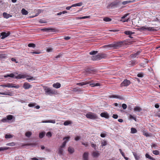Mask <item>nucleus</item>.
I'll return each mask as SVG.
<instances>
[{"mask_svg":"<svg viewBox=\"0 0 160 160\" xmlns=\"http://www.w3.org/2000/svg\"><path fill=\"white\" fill-rule=\"evenodd\" d=\"M4 77L5 78L8 77H10L14 78L19 79L20 78H26V76H25V75L19 74L18 75V76L15 77L13 73H12L10 74L4 75Z\"/></svg>","mask_w":160,"mask_h":160,"instance_id":"3","label":"nucleus"},{"mask_svg":"<svg viewBox=\"0 0 160 160\" xmlns=\"http://www.w3.org/2000/svg\"><path fill=\"white\" fill-rule=\"evenodd\" d=\"M145 156L146 158H148L150 160H155V159L151 157L150 155H149L148 154L146 153L145 154Z\"/></svg>","mask_w":160,"mask_h":160,"instance_id":"30","label":"nucleus"},{"mask_svg":"<svg viewBox=\"0 0 160 160\" xmlns=\"http://www.w3.org/2000/svg\"><path fill=\"white\" fill-rule=\"evenodd\" d=\"M91 144L92 147L95 150H96L97 148L96 145L93 144L92 142H91Z\"/></svg>","mask_w":160,"mask_h":160,"instance_id":"48","label":"nucleus"},{"mask_svg":"<svg viewBox=\"0 0 160 160\" xmlns=\"http://www.w3.org/2000/svg\"><path fill=\"white\" fill-rule=\"evenodd\" d=\"M98 54L100 56V59L102 58H105L107 57V55L105 53H99Z\"/></svg>","mask_w":160,"mask_h":160,"instance_id":"21","label":"nucleus"},{"mask_svg":"<svg viewBox=\"0 0 160 160\" xmlns=\"http://www.w3.org/2000/svg\"><path fill=\"white\" fill-rule=\"evenodd\" d=\"M132 153L136 160H139L140 158L139 156L138 155L137 153L135 152H132Z\"/></svg>","mask_w":160,"mask_h":160,"instance_id":"28","label":"nucleus"},{"mask_svg":"<svg viewBox=\"0 0 160 160\" xmlns=\"http://www.w3.org/2000/svg\"><path fill=\"white\" fill-rule=\"evenodd\" d=\"M131 83L130 81L127 79H125L121 84V87H126L128 86Z\"/></svg>","mask_w":160,"mask_h":160,"instance_id":"6","label":"nucleus"},{"mask_svg":"<svg viewBox=\"0 0 160 160\" xmlns=\"http://www.w3.org/2000/svg\"><path fill=\"white\" fill-rule=\"evenodd\" d=\"M100 154L98 151H94L92 153V155L93 158H98Z\"/></svg>","mask_w":160,"mask_h":160,"instance_id":"14","label":"nucleus"},{"mask_svg":"<svg viewBox=\"0 0 160 160\" xmlns=\"http://www.w3.org/2000/svg\"><path fill=\"white\" fill-rule=\"evenodd\" d=\"M90 85H91L92 87L100 86V84L99 83H92V84H91Z\"/></svg>","mask_w":160,"mask_h":160,"instance_id":"41","label":"nucleus"},{"mask_svg":"<svg viewBox=\"0 0 160 160\" xmlns=\"http://www.w3.org/2000/svg\"><path fill=\"white\" fill-rule=\"evenodd\" d=\"M7 119H8V122L9 120H11L12 119L13 116L12 115H8L7 116Z\"/></svg>","mask_w":160,"mask_h":160,"instance_id":"37","label":"nucleus"},{"mask_svg":"<svg viewBox=\"0 0 160 160\" xmlns=\"http://www.w3.org/2000/svg\"><path fill=\"white\" fill-rule=\"evenodd\" d=\"M10 34V32H8L7 33L4 32L1 33V35L2 36L1 39H3L7 37Z\"/></svg>","mask_w":160,"mask_h":160,"instance_id":"9","label":"nucleus"},{"mask_svg":"<svg viewBox=\"0 0 160 160\" xmlns=\"http://www.w3.org/2000/svg\"><path fill=\"white\" fill-rule=\"evenodd\" d=\"M72 91L74 92H77L81 91L79 88H75L73 89Z\"/></svg>","mask_w":160,"mask_h":160,"instance_id":"44","label":"nucleus"},{"mask_svg":"<svg viewBox=\"0 0 160 160\" xmlns=\"http://www.w3.org/2000/svg\"><path fill=\"white\" fill-rule=\"evenodd\" d=\"M90 17V16H83V17H79L78 18L80 19H85L87 18H89Z\"/></svg>","mask_w":160,"mask_h":160,"instance_id":"46","label":"nucleus"},{"mask_svg":"<svg viewBox=\"0 0 160 160\" xmlns=\"http://www.w3.org/2000/svg\"><path fill=\"white\" fill-rule=\"evenodd\" d=\"M122 107L124 109H125L127 108V105L126 104L123 103L122 105Z\"/></svg>","mask_w":160,"mask_h":160,"instance_id":"55","label":"nucleus"},{"mask_svg":"<svg viewBox=\"0 0 160 160\" xmlns=\"http://www.w3.org/2000/svg\"><path fill=\"white\" fill-rule=\"evenodd\" d=\"M143 134L144 136H146V137H148L149 136V135H148V133L147 132H143Z\"/></svg>","mask_w":160,"mask_h":160,"instance_id":"62","label":"nucleus"},{"mask_svg":"<svg viewBox=\"0 0 160 160\" xmlns=\"http://www.w3.org/2000/svg\"><path fill=\"white\" fill-rule=\"evenodd\" d=\"M63 150L62 148L60 147L58 149V153L59 155H63Z\"/></svg>","mask_w":160,"mask_h":160,"instance_id":"25","label":"nucleus"},{"mask_svg":"<svg viewBox=\"0 0 160 160\" xmlns=\"http://www.w3.org/2000/svg\"><path fill=\"white\" fill-rule=\"evenodd\" d=\"M101 145L102 146H106L107 145V142L105 141L102 142Z\"/></svg>","mask_w":160,"mask_h":160,"instance_id":"53","label":"nucleus"},{"mask_svg":"<svg viewBox=\"0 0 160 160\" xmlns=\"http://www.w3.org/2000/svg\"><path fill=\"white\" fill-rule=\"evenodd\" d=\"M7 119V117H6V118H4L2 119L1 120V121L2 122H8V120Z\"/></svg>","mask_w":160,"mask_h":160,"instance_id":"50","label":"nucleus"},{"mask_svg":"<svg viewBox=\"0 0 160 160\" xmlns=\"http://www.w3.org/2000/svg\"><path fill=\"white\" fill-rule=\"evenodd\" d=\"M53 87L56 88H58L61 87V84L59 82L54 83L52 85Z\"/></svg>","mask_w":160,"mask_h":160,"instance_id":"20","label":"nucleus"},{"mask_svg":"<svg viewBox=\"0 0 160 160\" xmlns=\"http://www.w3.org/2000/svg\"><path fill=\"white\" fill-rule=\"evenodd\" d=\"M98 53L97 51H92L89 52L90 55H95Z\"/></svg>","mask_w":160,"mask_h":160,"instance_id":"47","label":"nucleus"},{"mask_svg":"<svg viewBox=\"0 0 160 160\" xmlns=\"http://www.w3.org/2000/svg\"><path fill=\"white\" fill-rule=\"evenodd\" d=\"M9 148L7 147H0V151H3L8 150Z\"/></svg>","mask_w":160,"mask_h":160,"instance_id":"38","label":"nucleus"},{"mask_svg":"<svg viewBox=\"0 0 160 160\" xmlns=\"http://www.w3.org/2000/svg\"><path fill=\"white\" fill-rule=\"evenodd\" d=\"M122 44V42H118L113 44L104 45V48H110L117 49L121 47Z\"/></svg>","mask_w":160,"mask_h":160,"instance_id":"1","label":"nucleus"},{"mask_svg":"<svg viewBox=\"0 0 160 160\" xmlns=\"http://www.w3.org/2000/svg\"><path fill=\"white\" fill-rule=\"evenodd\" d=\"M42 31L45 32H55L56 31V29L54 28H44L41 30Z\"/></svg>","mask_w":160,"mask_h":160,"instance_id":"10","label":"nucleus"},{"mask_svg":"<svg viewBox=\"0 0 160 160\" xmlns=\"http://www.w3.org/2000/svg\"><path fill=\"white\" fill-rule=\"evenodd\" d=\"M129 118L130 119H133L135 120V121H136V118L135 117H133L132 115H130Z\"/></svg>","mask_w":160,"mask_h":160,"instance_id":"58","label":"nucleus"},{"mask_svg":"<svg viewBox=\"0 0 160 160\" xmlns=\"http://www.w3.org/2000/svg\"><path fill=\"white\" fill-rule=\"evenodd\" d=\"M35 106V104L34 103H29L28 104V106L29 107H33Z\"/></svg>","mask_w":160,"mask_h":160,"instance_id":"63","label":"nucleus"},{"mask_svg":"<svg viewBox=\"0 0 160 160\" xmlns=\"http://www.w3.org/2000/svg\"><path fill=\"white\" fill-rule=\"evenodd\" d=\"M100 116L102 117H104L107 119L109 118V114L107 112L101 113Z\"/></svg>","mask_w":160,"mask_h":160,"instance_id":"13","label":"nucleus"},{"mask_svg":"<svg viewBox=\"0 0 160 160\" xmlns=\"http://www.w3.org/2000/svg\"><path fill=\"white\" fill-rule=\"evenodd\" d=\"M44 90L45 92V94L46 95L52 96V95L56 94L57 93L56 91L54 89H51L47 87H43Z\"/></svg>","mask_w":160,"mask_h":160,"instance_id":"2","label":"nucleus"},{"mask_svg":"<svg viewBox=\"0 0 160 160\" xmlns=\"http://www.w3.org/2000/svg\"><path fill=\"white\" fill-rule=\"evenodd\" d=\"M52 51V49L51 48H48L47 49V51L48 52H51Z\"/></svg>","mask_w":160,"mask_h":160,"instance_id":"59","label":"nucleus"},{"mask_svg":"<svg viewBox=\"0 0 160 160\" xmlns=\"http://www.w3.org/2000/svg\"><path fill=\"white\" fill-rule=\"evenodd\" d=\"M110 98H119L121 100H122L123 99V98L122 97L119 96H118V95H112L110 96Z\"/></svg>","mask_w":160,"mask_h":160,"instance_id":"17","label":"nucleus"},{"mask_svg":"<svg viewBox=\"0 0 160 160\" xmlns=\"http://www.w3.org/2000/svg\"><path fill=\"white\" fill-rule=\"evenodd\" d=\"M103 21L105 22H110L112 20V19L108 17H106L103 18Z\"/></svg>","mask_w":160,"mask_h":160,"instance_id":"35","label":"nucleus"},{"mask_svg":"<svg viewBox=\"0 0 160 160\" xmlns=\"http://www.w3.org/2000/svg\"><path fill=\"white\" fill-rule=\"evenodd\" d=\"M128 13L126 14L123 16L122 17H121V18L122 20H121L123 22H128V19H125L126 17H127V16H128Z\"/></svg>","mask_w":160,"mask_h":160,"instance_id":"22","label":"nucleus"},{"mask_svg":"<svg viewBox=\"0 0 160 160\" xmlns=\"http://www.w3.org/2000/svg\"><path fill=\"white\" fill-rule=\"evenodd\" d=\"M70 38H71V37H69V36H67V37H65L64 38V39L65 40H68L70 39Z\"/></svg>","mask_w":160,"mask_h":160,"instance_id":"64","label":"nucleus"},{"mask_svg":"<svg viewBox=\"0 0 160 160\" xmlns=\"http://www.w3.org/2000/svg\"><path fill=\"white\" fill-rule=\"evenodd\" d=\"M134 32H132L130 31H125L124 32V33L127 35H131L132 34H134Z\"/></svg>","mask_w":160,"mask_h":160,"instance_id":"26","label":"nucleus"},{"mask_svg":"<svg viewBox=\"0 0 160 160\" xmlns=\"http://www.w3.org/2000/svg\"><path fill=\"white\" fill-rule=\"evenodd\" d=\"M89 82H81L77 83V85H78L79 86H82L86 85V84H89Z\"/></svg>","mask_w":160,"mask_h":160,"instance_id":"31","label":"nucleus"},{"mask_svg":"<svg viewBox=\"0 0 160 160\" xmlns=\"http://www.w3.org/2000/svg\"><path fill=\"white\" fill-rule=\"evenodd\" d=\"M95 58H96V60H100V56L99 55V54H98V55H95Z\"/></svg>","mask_w":160,"mask_h":160,"instance_id":"54","label":"nucleus"},{"mask_svg":"<svg viewBox=\"0 0 160 160\" xmlns=\"http://www.w3.org/2000/svg\"><path fill=\"white\" fill-rule=\"evenodd\" d=\"M28 46L29 47L35 48L36 45L33 43H29L28 44Z\"/></svg>","mask_w":160,"mask_h":160,"instance_id":"49","label":"nucleus"},{"mask_svg":"<svg viewBox=\"0 0 160 160\" xmlns=\"http://www.w3.org/2000/svg\"><path fill=\"white\" fill-rule=\"evenodd\" d=\"M131 132L132 133H135L137 132V131L136 129L134 128H131Z\"/></svg>","mask_w":160,"mask_h":160,"instance_id":"33","label":"nucleus"},{"mask_svg":"<svg viewBox=\"0 0 160 160\" xmlns=\"http://www.w3.org/2000/svg\"><path fill=\"white\" fill-rule=\"evenodd\" d=\"M152 153L155 155H158L159 153V152L158 150H154L152 151Z\"/></svg>","mask_w":160,"mask_h":160,"instance_id":"45","label":"nucleus"},{"mask_svg":"<svg viewBox=\"0 0 160 160\" xmlns=\"http://www.w3.org/2000/svg\"><path fill=\"white\" fill-rule=\"evenodd\" d=\"M82 2L76 3V5L77 6H81L82 5Z\"/></svg>","mask_w":160,"mask_h":160,"instance_id":"60","label":"nucleus"},{"mask_svg":"<svg viewBox=\"0 0 160 160\" xmlns=\"http://www.w3.org/2000/svg\"><path fill=\"white\" fill-rule=\"evenodd\" d=\"M134 110L135 111L140 112L142 111V109L139 106H135Z\"/></svg>","mask_w":160,"mask_h":160,"instance_id":"24","label":"nucleus"},{"mask_svg":"<svg viewBox=\"0 0 160 160\" xmlns=\"http://www.w3.org/2000/svg\"><path fill=\"white\" fill-rule=\"evenodd\" d=\"M3 17L6 18H8L10 17H12V15H11L9 14H8L6 12H4L3 14Z\"/></svg>","mask_w":160,"mask_h":160,"instance_id":"19","label":"nucleus"},{"mask_svg":"<svg viewBox=\"0 0 160 160\" xmlns=\"http://www.w3.org/2000/svg\"><path fill=\"white\" fill-rule=\"evenodd\" d=\"M138 63L136 60H131L129 61L128 63V65H129L130 66H132Z\"/></svg>","mask_w":160,"mask_h":160,"instance_id":"11","label":"nucleus"},{"mask_svg":"<svg viewBox=\"0 0 160 160\" xmlns=\"http://www.w3.org/2000/svg\"><path fill=\"white\" fill-rule=\"evenodd\" d=\"M70 138V137L69 136L63 138V140H66L63 143L62 145L60 146V147L61 148H64L66 145L67 142L68 141V140Z\"/></svg>","mask_w":160,"mask_h":160,"instance_id":"7","label":"nucleus"},{"mask_svg":"<svg viewBox=\"0 0 160 160\" xmlns=\"http://www.w3.org/2000/svg\"><path fill=\"white\" fill-rule=\"evenodd\" d=\"M68 151L71 154L74 151V148L71 147H69L68 148Z\"/></svg>","mask_w":160,"mask_h":160,"instance_id":"29","label":"nucleus"},{"mask_svg":"<svg viewBox=\"0 0 160 160\" xmlns=\"http://www.w3.org/2000/svg\"><path fill=\"white\" fill-rule=\"evenodd\" d=\"M71 124V122L70 121H66L64 122L63 124L65 126H67Z\"/></svg>","mask_w":160,"mask_h":160,"instance_id":"40","label":"nucleus"},{"mask_svg":"<svg viewBox=\"0 0 160 160\" xmlns=\"http://www.w3.org/2000/svg\"><path fill=\"white\" fill-rule=\"evenodd\" d=\"M86 116L87 118L92 119H96L98 118V116L96 114L92 113H89L87 114Z\"/></svg>","mask_w":160,"mask_h":160,"instance_id":"5","label":"nucleus"},{"mask_svg":"<svg viewBox=\"0 0 160 160\" xmlns=\"http://www.w3.org/2000/svg\"><path fill=\"white\" fill-rule=\"evenodd\" d=\"M52 134L50 132H48L46 134V136L48 137H52Z\"/></svg>","mask_w":160,"mask_h":160,"instance_id":"51","label":"nucleus"},{"mask_svg":"<svg viewBox=\"0 0 160 160\" xmlns=\"http://www.w3.org/2000/svg\"><path fill=\"white\" fill-rule=\"evenodd\" d=\"M137 29L140 31L146 30H147L149 31H156L155 29H154L153 28L151 27H148L146 26L138 28Z\"/></svg>","mask_w":160,"mask_h":160,"instance_id":"4","label":"nucleus"},{"mask_svg":"<svg viewBox=\"0 0 160 160\" xmlns=\"http://www.w3.org/2000/svg\"><path fill=\"white\" fill-rule=\"evenodd\" d=\"M112 117L113 118L115 119H117L118 117V115L117 114H113Z\"/></svg>","mask_w":160,"mask_h":160,"instance_id":"61","label":"nucleus"},{"mask_svg":"<svg viewBox=\"0 0 160 160\" xmlns=\"http://www.w3.org/2000/svg\"><path fill=\"white\" fill-rule=\"evenodd\" d=\"M89 153L88 152H85L82 155V158L83 160H88Z\"/></svg>","mask_w":160,"mask_h":160,"instance_id":"12","label":"nucleus"},{"mask_svg":"<svg viewBox=\"0 0 160 160\" xmlns=\"http://www.w3.org/2000/svg\"><path fill=\"white\" fill-rule=\"evenodd\" d=\"M82 144L83 145H84L86 147H87L88 146V144L87 142H82Z\"/></svg>","mask_w":160,"mask_h":160,"instance_id":"56","label":"nucleus"},{"mask_svg":"<svg viewBox=\"0 0 160 160\" xmlns=\"http://www.w3.org/2000/svg\"><path fill=\"white\" fill-rule=\"evenodd\" d=\"M141 52L140 51L137 52L136 53H135L134 54H132L130 55V56L131 58H135Z\"/></svg>","mask_w":160,"mask_h":160,"instance_id":"27","label":"nucleus"},{"mask_svg":"<svg viewBox=\"0 0 160 160\" xmlns=\"http://www.w3.org/2000/svg\"><path fill=\"white\" fill-rule=\"evenodd\" d=\"M25 76H26V78H27V79L28 80H34L35 79L32 77L30 76L25 75Z\"/></svg>","mask_w":160,"mask_h":160,"instance_id":"32","label":"nucleus"},{"mask_svg":"<svg viewBox=\"0 0 160 160\" xmlns=\"http://www.w3.org/2000/svg\"><path fill=\"white\" fill-rule=\"evenodd\" d=\"M22 13L23 15H26L28 14V12L25 9L22 8Z\"/></svg>","mask_w":160,"mask_h":160,"instance_id":"34","label":"nucleus"},{"mask_svg":"<svg viewBox=\"0 0 160 160\" xmlns=\"http://www.w3.org/2000/svg\"><path fill=\"white\" fill-rule=\"evenodd\" d=\"M6 145L13 146L15 145V143L14 142H9L7 143Z\"/></svg>","mask_w":160,"mask_h":160,"instance_id":"43","label":"nucleus"},{"mask_svg":"<svg viewBox=\"0 0 160 160\" xmlns=\"http://www.w3.org/2000/svg\"><path fill=\"white\" fill-rule=\"evenodd\" d=\"M5 95H8L10 96H12L13 95V93L11 92H5Z\"/></svg>","mask_w":160,"mask_h":160,"instance_id":"42","label":"nucleus"},{"mask_svg":"<svg viewBox=\"0 0 160 160\" xmlns=\"http://www.w3.org/2000/svg\"><path fill=\"white\" fill-rule=\"evenodd\" d=\"M118 4V1H116L112 2L110 5V6L112 8L116 7Z\"/></svg>","mask_w":160,"mask_h":160,"instance_id":"15","label":"nucleus"},{"mask_svg":"<svg viewBox=\"0 0 160 160\" xmlns=\"http://www.w3.org/2000/svg\"><path fill=\"white\" fill-rule=\"evenodd\" d=\"M45 132H40L39 134V137L41 138H42L45 136Z\"/></svg>","mask_w":160,"mask_h":160,"instance_id":"36","label":"nucleus"},{"mask_svg":"<svg viewBox=\"0 0 160 160\" xmlns=\"http://www.w3.org/2000/svg\"><path fill=\"white\" fill-rule=\"evenodd\" d=\"M138 77L142 78L143 76V74L142 73H139L137 75Z\"/></svg>","mask_w":160,"mask_h":160,"instance_id":"57","label":"nucleus"},{"mask_svg":"<svg viewBox=\"0 0 160 160\" xmlns=\"http://www.w3.org/2000/svg\"><path fill=\"white\" fill-rule=\"evenodd\" d=\"M12 136L11 134H6L5 136V138H12Z\"/></svg>","mask_w":160,"mask_h":160,"instance_id":"52","label":"nucleus"},{"mask_svg":"<svg viewBox=\"0 0 160 160\" xmlns=\"http://www.w3.org/2000/svg\"><path fill=\"white\" fill-rule=\"evenodd\" d=\"M135 1V0H128L127 1H124L122 2V4L123 5H125L129 3H131L134 2Z\"/></svg>","mask_w":160,"mask_h":160,"instance_id":"16","label":"nucleus"},{"mask_svg":"<svg viewBox=\"0 0 160 160\" xmlns=\"http://www.w3.org/2000/svg\"><path fill=\"white\" fill-rule=\"evenodd\" d=\"M42 123H55L56 121L55 120H48L46 121H42Z\"/></svg>","mask_w":160,"mask_h":160,"instance_id":"18","label":"nucleus"},{"mask_svg":"<svg viewBox=\"0 0 160 160\" xmlns=\"http://www.w3.org/2000/svg\"><path fill=\"white\" fill-rule=\"evenodd\" d=\"M6 84V86H5V87L8 88H18L19 87V86L18 85L14 86L15 84L11 83H7Z\"/></svg>","mask_w":160,"mask_h":160,"instance_id":"8","label":"nucleus"},{"mask_svg":"<svg viewBox=\"0 0 160 160\" xmlns=\"http://www.w3.org/2000/svg\"><path fill=\"white\" fill-rule=\"evenodd\" d=\"M31 85L28 83H25L23 85V88L25 89H29Z\"/></svg>","mask_w":160,"mask_h":160,"instance_id":"23","label":"nucleus"},{"mask_svg":"<svg viewBox=\"0 0 160 160\" xmlns=\"http://www.w3.org/2000/svg\"><path fill=\"white\" fill-rule=\"evenodd\" d=\"M32 135V132H27L25 133V135L26 137L29 138Z\"/></svg>","mask_w":160,"mask_h":160,"instance_id":"39","label":"nucleus"}]
</instances>
